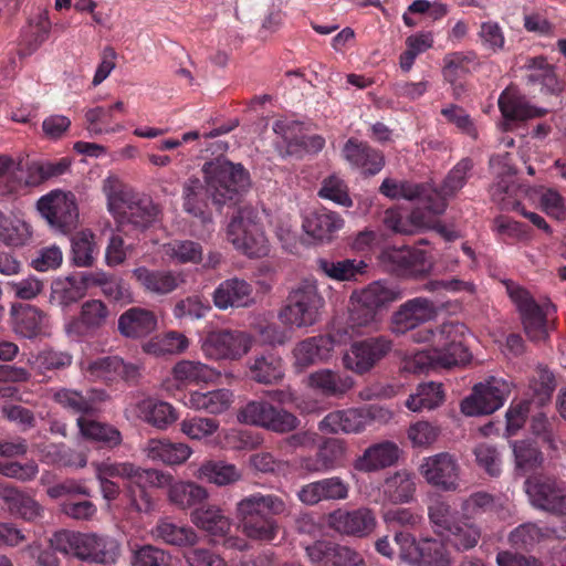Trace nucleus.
Instances as JSON below:
<instances>
[{
	"label": "nucleus",
	"mask_w": 566,
	"mask_h": 566,
	"mask_svg": "<svg viewBox=\"0 0 566 566\" xmlns=\"http://www.w3.org/2000/svg\"><path fill=\"white\" fill-rule=\"evenodd\" d=\"M343 156L353 168L359 169L365 175H376L385 165L381 153L354 138L348 139L344 145Z\"/></svg>",
	"instance_id": "2f4dec72"
},
{
	"label": "nucleus",
	"mask_w": 566,
	"mask_h": 566,
	"mask_svg": "<svg viewBox=\"0 0 566 566\" xmlns=\"http://www.w3.org/2000/svg\"><path fill=\"white\" fill-rule=\"evenodd\" d=\"M169 475V482L163 488L168 486L167 495L171 504L186 510L208 499L209 493L206 488L192 481H174L172 475Z\"/></svg>",
	"instance_id": "37998d69"
},
{
	"label": "nucleus",
	"mask_w": 566,
	"mask_h": 566,
	"mask_svg": "<svg viewBox=\"0 0 566 566\" xmlns=\"http://www.w3.org/2000/svg\"><path fill=\"white\" fill-rule=\"evenodd\" d=\"M73 261L77 266H90L97 254V244L90 230L77 232L72 239Z\"/></svg>",
	"instance_id": "0e129e2a"
},
{
	"label": "nucleus",
	"mask_w": 566,
	"mask_h": 566,
	"mask_svg": "<svg viewBox=\"0 0 566 566\" xmlns=\"http://www.w3.org/2000/svg\"><path fill=\"white\" fill-rule=\"evenodd\" d=\"M227 239L235 250L249 258H262L270 251L269 241L259 224L258 212L242 208L232 217Z\"/></svg>",
	"instance_id": "0eeeda50"
},
{
	"label": "nucleus",
	"mask_w": 566,
	"mask_h": 566,
	"mask_svg": "<svg viewBox=\"0 0 566 566\" xmlns=\"http://www.w3.org/2000/svg\"><path fill=\"white\" fill-rule=\"evenodd\" d=\"M81 370L93 380L113 382L116 380L135 381L140 377V363H126L118 356H105L96 359H82Z\"/></svg>",
	"instance_id": "f3484780"
},
{
	"label": "nucleus",
	"mask_w": 566,
	"mask_h": 566,
	"mask_svg": "<svg viewBox=\"0 0 566 566\" xmlns=\"http://www.w3.org/2000/svg\"><path fill=\"white\" fill-rule=\"evenodd\" d=\"M438 315L436 303L423 296L409 298L401 303L390 315L389 331L401 336L433 321Z\"/></svg>",
	"instance_id": "2eb2a0df"
},
{
	"label": "nucleus",
	"mask_w": 566,
	"mask_h": 566,
	"mask_svg": "<svg viewBox=\"0 0 566 566\" xmlns=\"http://www.w3.org/2000/svg\"><path fill=\"white\" fill-rule=\"evenodd\" d=\"M163 254L172 263H199L202 261V248L199 243L185 240L172 241L163 245Z\"/></svg>",
	"instance_id": "bf43d9fd"
},
{
	"label": "nucleus",
	"mask_w": 566,
	"mask_h": 566,
	"mask_svg": "<svg viewBox=\"0 0 566 566\" xmlns=\"http://www.w3.org/2000/svg\"><path fill=\"white\" fill-rule=\"evenodd\" d=\"M190 520L195 526L212 538L224 537L231 528V520L218 505H202L195 509Z\"/></svg>",
	"instance_id": "e433bc0d"
},
{
	"label": "nucleus",
	"mask_w": 566,
	"mask_h": 566,
	"mask_svg": "<svg viewBox=\"0 0 566 566\" xmlns=\"http://www.w3.org/2000/svg\"><path fill=\"white\" fill-rule=\"evenodd\" d=\"M428 517L434 533L447 535L455 524L454 512L450 503L440 495H436L428 504Z\"/></svg>",
	"instance_id": "4d7b16f0"
},
{
	"label": "nucleus",
	"mask_w": 566,
	"mask_h": 566,
	"mask_svg": "<svg viewBox=\"0 0 566 566\" xmlns=\"http://www.w3.org/2000/svg\"><path fill=\"white\" fill-rule=\"evenodd\" d=\"M378 328L377 312L352 305L348 319L345 325L335 324L333 329H343L346 332V343L353 337L361 335L365 329L376 331Z\"/></svg>",
	"instance_id": "603ef678"
},
{
	"label": "nucleus",
	"mask_w": 566,
	"mask_h": 566,
	"mask_svg": "<svg viewBox=\"0 0 566 566\" xmlns=\"http://www.w3.org/2000/svg\"><path fill=\"white\" fill-rule=\"evenodd\" d=\"M464 336L465 326L453 322L418 329L411 336L412 342L428 344L430 348L405 355L401 360L402 370L420 375L467 364L470 354L463 344Z\"/></svg>",
	"instance_id": "f257e3e1"
},
{
	"label": "nucleus",
	"mask_w": 566,
	"mask_h": 566,
	"mask_svg": "<svg viewBox=\"0 0 566 566\" xmlns=\"http://www.w3.org/2000/svg\"><path fill=\"white\" fill-rule=\"evenodd\" d=\"M419 566H451L452 560L446 546L438 539L422 538V553Z\"/></svg>",
	"instance_id": "774afa93"
},
{
	"label": "nucleus",
	"mask_w": 566,
	"mask_h": 566,
	"mask_svg": "<svg viewBox=\"0 0 566 566\" xmlns=\"http://www.w3.org/2000/svg\"><path fill=\"white\" fill-rule=\"evenodd\" d=\"M349 494V484L339 476H331L303 485L297 492L298 500L306 505L322 501H342Z\"/></svg>",
	"instance_id": "a878e982"
},
{
	"label": "nucleus",
	"mask_w": 566,
	"mask_h": 566,
	"mask_svg": "<svg viewBox=\"0 0 566 566\" xmlns=\"http://www.w3.org/2000/svg\"><path fill=\"white\" fill-rule=\"evenodd\" d=\"M343 226L340 216L326 209L310 212L303 220L304 231L318 241L329 240Z\"/></svg>",
	"instance_id": "ea45409f"
},
{
	"label": "nucleus",
	"mask_w": 566,
	"mask_h": 566,
	"mask_svg": "<svg viewBox=\"0 0 566 566\" xmlns=\"http://www.w3.org/2000/svg\"><path fill=\"white\" fill-rule=\"evenodd\" d=\"M135 408L140 420L158 430H166L179 418L178 411L171 403L153 398L138 401Z\"/></svg>",
	"instance_id": "72a5a7b5"
},
{
	"label": "nucleus",
	"mask_w": 566,
	"mask_h": 566,
	"mask_svg": "<svg viewBox=\"0 0 566 566\" xmlns=\"http://www.w3.org/2000/svg\"><path fill=\"white\" fill-rule=\"evenodd\" d=\"M133 275L146 292L157 295L171 293L182 282L180 275L171 271L149 270L145 266L136 268Z\"/></svg>",
	"instance_id": "a19ab883"
},
{
	"label": "nucleus",
	"mask_w": 566,
	"mask_h": 566,
	"mask_svg": "<svg viewBox=\"0 0 566 566\" xmlns=\"http://www.w3.org/2000/svg\"><path fill=\"white\" fill-rule=\"evenodd\" d=\"M515 467L517 470L527 472L535 470L543 462V455L530 441H513L511 443Z\"/></svg>",
	"instance_id": "338daca9"
},
{
	"label": "nucleus",
	"mask_w": 566,
	"mask_h": 566,
	"mask_svg": "<svg viewBox=\"0 0 566 566\" xmlns=\"http://www.w3.org/2000/svg\"><path fill=\"white\" fill-rule=\"evenodd\" d=\"M41 460L50 464L84 468L87 463L86 455L66 449L64 444H48L39 447Z\"/></svg>",
	"instance_id": "052dcab7"
},
{
	"label": "nucleus",
	"mask_w": 566,
	"mask_h": 566,
	"mask_svg": "<svg viewBox=\"0 0 566 566\" xmlns=\"http://www.w3.org/2000/svg\"><path fill=\"white\" fill-rule=\"evenodd\" d=\"M379 259L388 271L398 274L416 276L429 269L424 252L409 247L386 248Z\"/></svg>",
	"instance_id": "412c9836"
},
{
	"label": "nucleus",
	"mask_w": 566,
	"mask_h": 566,
	"mask_svg": "<svg viewBox=\"0 0 566 566\" xmlns=\"http://www.w3.org/2000/svg\"><path fill=\"white\" fill-rule=\"evenodd\" d=\"M427 189L428 188L422 185L391 178H386L379 187L380 193L387 198L397 200H415L421 198L426 193Z\"/></svg>",
	"instance_id": "69168bd1"
},
{
	"label": "nucleus",
	"mask_w": 566,
	"mask_h": 566,
	"mask_svg": "<svg viewBox=\"0 0 566 566\" xmlns=\"http://www.w3.org/2000/svg\"><path fill=\"white\" fill-rule=\"evenodd\" d=\"M286 512V504L276 495L255 493L243 497L237 504V517L240 525L244 521H253L255 517L266 515H280Z\"/></svg>",
	"instance_id": "cd10ccee"
},
{
	"label": "nucleus",
	"mask_w": 566,
	"mask_h": 566,
	"mask_svg": "<svg viewBox=\"0 0 566 566\" xmlns=\"http://www.w3.org/2000/svg\"><path fill=\"white\" fill-rule=\"evenodd\" d=\"M31 238L30 226L15 216L0 212V241L7 245L21 247Z\"/></svg>",
	"instance_id": "6e6d98bb"
},
{
	"label": "nucleus",
	"mask_w": 566,
	"mask_h": 566,
	"mask_svg": "<svg viewBox=\"0 0 566 566\" xmlns=\"http://www.w3.org/2000/svg\"><path fill=\"white\" fill-rule=\"evenodd\" d=\"M319 269L326 276L336 281H355L365 272L366 263L355 259L340 261L319 260Z\"/></svg>",
	"instance_id": "13d9d810"
},
{
	"label": "nucleus",
	"mask_w": 566,
	"mask_h": 566,
	"mask_svg": "<svg viewBox=\"0 0 566 566\" xmlns=\"http://www.w3.org/2000/svg\"><path fill=\"white\" fill-rule=\"evenodd\" d=\"M366 428L364 407L333 411L319 422V429L329 433H360Z\"/></svg>",
	"instance_id": "f704fd0d"
},
{
	"label": "nucleus",
	"mask_w": 566,
	"mask_h": 566,
	"mask_svg": "<svg viewBox=\"0 0 566 566\" xmlns=\"http://www.w3.org/2000/svg\"><path fill=\"white\" fill-rule=\"evenodd\" d=\"M392 348V342L384 336L354 342L343 354L345 369L357 375L369 373Z\"/></svg>",
	"instance_id": "dca6fc26"
},
{
	"label": "nucleus",
	"mask_w": 566,
	"mask_h": 566,
	"mask_svg": "<svg viewBox=\"0 0 566 566\" xmlns=\"http://www.w3.org/2000/svg\"><path fill=\"white\" fill-rule=\"evenodd\" d=\"M492 172L495 181L492 186V196L495 200L502 201L504 193H513L515 190V174L516 170L511 165L509 154L503 156L492 157L490 160Z\"/></svg>",
	"instance_id": "de8ad7c7"
},
{
	"label": "nucleus",
	"mask_w": 566,
	"mask_h": 566,
	"mask_svg": "<svg viewBox=\"0 0 566 566\" xmlns=\"http://www.w3.org/2000/svg\"><path fill=\"white\" fill-rule=\"evenodd\" d=\"M96 479L103 497L106 501L117 499L120 488L117 483L111 481V478H120L127 481L125 495L130 506L137 512L148 513L154 509L151 496L146 486L161 488L170 480V475L158 469H144L132 462H94Z\"/></svg>",
	"instance_id": "f03ea898"
},
{
	"label": "nucleus",
	"mask_w": 566,
	"mask_h": 566,
	"mask_svg": "<svg viewBox=\"0 0 566 566\" xmlns=\"http://www.w3.org/2000/svg\"><path fill=\"white\" fill-rule=\"evenodd\" d=\"M144 455L151 462L168 467L186 463L193 453L192 448L185 442H172L167 438H151L142 448Z\"/></svg>",
	"instance_id": "b1692460"
},
{
	"label": "nucleus",
	"mask_w": 566,
	"mask_h": 566,
	"mask_svg": "<svg viewBox=\"0 0 566 566\" xmlns=\"http://www.w3.org/2000/svg\"><path fill=\"white\" fill-rule=\"evenodd\" d=\"M444 400V391L442 385L430 381L418 386L416 394L410 395L406 401V407L413 411L420 412L424 409L432 410L442 405Z\"/></svg>",
	"instance_id": "864d4df0"
},
{
	"label": "nucleus",
	"mask_w": 566,
	"mask_h": 566,
	"mask_svg": "<svg viewBox=\"0 0 566 566\" xmlns=\"http://www.w3.org/2000/svg\"><path fill=\"white\" fill-rule=\"evenodd\" d=\"M159 208L150 199L133 192L113 216L122 224L146 228L157 220Z\"/></svg>",
	"instance_id": "c85d7f7f"
},
{
	"label": "nucleus",
	"mask_w": 566,
	"mask_h": 566,
	"mask_svg": "<svg viewBox=\"0 0 566 566\" xmlns=\"http://www.w3.org/2000/svg\"><path fill=\"white\" fill-rule=\"evenodd\" d=\"M212 301L214 306L221 311L249 307L254 303L253 287L245 280L227 279L214 289Z\"/></svg>",
	"instance_id": "393cba45"
},
{
	"label": "nucleus",
	"mask_w": 566,
	"mask_h": 566,
	"mask_svg": "<svg viewBox=\"0 0 566 566\" xmlns=\"http://www.w3.org/2000/svg\"><path fill=\"white\" fill-rule=\"evenodd\" d=\"M190 345L188 337L177 331L159 334L143 344V352L156 357L165 355H180Z\"/></svg>",
	"instance_id": "a18cd8bd"
},
{
	"label": "nucleus",
	"mask_w": 566,
	"mask_h": 566,
	"mask_svg": "<svg viewBox=\"0 0 566 566\" xmlns=\"http://www.w3.org/2000/svg\"><path fill=\"white\" fill-rule=\"evenodd\" d=\"M234 402V394L230 389L219 388L208 391L192 390L186 397L184 405L195 411L209 415H221L228 411Z\"/></svg>",
	"instance_id": "7c9ffc66"
},
{
	"label": "nucleus",
	"mask_w": 566,
	"mask_h": 566,
	"mask_svg": "<svg viewBox=\"0 0 566 566\" xmlns=\"http://www.w3.org/2000/svg\"><path fill=\"white\" fill-rule=\"evenodd\" d=\"M52 399L73 413L84 415L95 409L94 400L91 397H85L80 391L69 388L52 390Z\"/></svg>",
	"instance_id": "e2e57ef3"
},
{
	"label": "nucleus",
	"mask_w": 566,
	"mask_h": 566,
	"mask_svg": "<svg viewBox=\"0 0 566 566\" xmlns=\"http://www.w3.org/2000/svg\"><path fill=\"white\" fill-rule=\"evenodd\" d=\"M179 429L190 440L201 441L218 432L219 422L213 418L193 416L181 420Z\"/></svg>",
	"instance_id": "680f3d73"
},
{
	"label": "nucleus",
	"mask_w": 566,
	"mask_h": 566,
	"mask_svg": "<svg viewBox=\"0 0 566 566\" xmlns=\"http://www.w3.org/2000/svg\"><path fill=\"white\" fill-rule=\"evenodd\" d=\"M36 209L51 229L62 233L71 231L78 221L77 200L72 191L51 190L38 200Z\"/></svg>",
	"instance_id": "9b49d317"
},
{
	"label": "nucleus",
	"mask_w": 566,
	"mask_h": 566,
	"mask_svg": "<svg viewBox=\"0 0 566 566\" xmlns=\"http://www.w3.org/2000/svg\"><path fill=\"white\" fill-rule=\"evenodd\" d=\"M150 535L156 541L178 547L195 546L199 542V535L191 526L175 524L167 517L156 523Z\"/></svg>",
	"instance_id": "58836bf2"
},
{
	"label": "nucleus",
	"mask_w": 566,
	"mask_h": 566,
	"mask_svg": "<svg viewBox=\"0 0 566 566\" xmlns=\"http://www.w3.org/2000/svg\"><path fill=\"white\" fill-rule=\"evenodd\" d=\"M157 328L156 315L146 308L132 307L118 318L119 333L128 338H139L149 335Z\"/></svg>",
	"instance_id": "c9c22d12"
},
{
	"label": "nucleus",
	"mask_w": 566,
	"mask_h": 566,
	"mask_svg": "<svg viewBox=\"0 0 566 566\" xmlns=\"http://www.w3.org/2000/svg\"><path fill=\"white\" fill-rule=\"evenodd\" d=\"M325 300L315 279H305L290 292L280 312L283 324L294 328H308L321 321Z\"/></svg>",
	"instance_id": "39448f33"
},
{
	"label": "nucleus",
	"mask_w": 566,
	"mask_h": 566,
	"mask_svg": "<svg viewBox=\"0 0 566 566\" xmlns=\"http://www.w3.org/2000/svg\"><path fill=\"white\" fill-rule=\"evenodd\" d=\"M328 525L342 534L364 537L374 532L377 521L371 510L360 507L354 511L337 510L331 513Z\"/></svg>",
	"instance_id": "4be33fe9"
},
{
	"label": "nucleus",
	"mask_w": 566,
	"mask_h": 566,
	"mask_svg": "<svg viewBox=\"0 0 566 566\" xmlns=\"http://www.w3.org/2000/svg\"><path fill=\"white\" fill-rule=\"evenodd\" d=\"M249 374L252 380L263 385H273L284 377L282 358L274 353L258 355L248 363Z\"/></svg>",
	"instance_id": "79ce46f5"
},
{
	"label": "nucleus",
	"mask_w": 566,
	"mask_h": 566,
	"mask_svg": "<svg viewBox=\"0 0 566 566\" xmlns=\"http://www.w3.org/2000/svg\"><path fill=\"white\" fill-rule=\"evenodd\" d=\"M51 546L65 555L99 564H113L120 548L116 539L95 533H80L62 530L53 534Z\"/></svg>",
	"instance_id": "7ed1b4c3"
},
{
	"label": "nucleus",
	"mask_w": 566,
	"mask_h": 566,
	"mask_svg": "<svg viewBox=\"0 0 566 566\" xmlns=\"http://www.w3.org/2000/svg\"><path fill=\"white\" fill-rule=\"evenodd\" d=\"M402 298V291L384 281H375L367 286L355 290L350 295V304L370 308L378 313L382 307Z\"/></svg>",
	"instance_id": "bb28decb"
},
{
	"label": "nucleus",
	"mask_w": 566,
	"mask_h": 566,
	"mask_svg": "<svg viewBox=\"0 0 566 566\" xmlns=\"http://www.w3.org/2000/svg\"><path fill=\"white\" fill-rule=\"evenodd\" d=\"M111 316L108 306L101 300H88L81 305L77 317L70 318L64 331L66 336L74 342L85 336L94 335L103 328Z\"/></svg>",
	"instance_id": "6ab92c4d"
},
{
	"label": "nucleus",
	"mask_w": 566,
	"mask_h": 566,
	"mask_svg": "<svg viewBox=\"0 0 566 566\" xmlns=\"http://www.w3.org/2000/svg\"><path fill=\"white\" fill-rule=\"evenodd\" d=\"M505 286L520 313L527 337L533 342L545 340L548 336L547 317L555 312L554 305L549 302L537 304L528 291L513 282H507Z\"/></svg>",
	"instance_id": "6e6552de"
},
{
	"label": "nucleus",
	"mask_w": 566,
	"mask_h": 566,
	"mask_svg": "<svg viewBox=\"0 0 566 566\" xmlns=\"http://www.w3.org/2000/svg\"><path fill=\"white\" fill-rule=\"evenodd\" d=\"M499 107L507 122L526 120L546 114V109L532 106L524 96L512 87L502 92L499 97Z\"/></svg>",
	"instance_id": "4c0bfd02"
},
{
	"label": "nucleus",
	"mask_w": 566,
	"mask_h": 566,
	"mask_svg": "<svg viewBox=\"0 0 566 566\" xmlns=\"http://www.w3.org/2000/svg\"><path fill=\"white\" fill-rule=\"evenodd\" d=\"M14 332L24 337L33 338L43 332L46 323V315L39 308L24 305L19 308L12 307Z\"/></svg>",
	"instance_id": "c03bdc74"
},
{
	"label": "nucleus",
	"mask_w": 566,
	"mask_h": 566,
	"mask_svg": "<svg viewBox=\"0 0 566 566\" xmlns=\"http://www.w3.org/2000/svg\"><path fill=\"white\" fill-rule=\"evenodd\" d=\"M417 491L415 475L405 470L388 474L378 490L376 503L408 504L413 501Z\"/></svg>",
	"instance_id": "5701e85b"
},
{
	"label": "nucleus",
	"mask_w": 566,
	"mask_h": 566,
	"mask_svg": "<svg viewBox=\"0 0 566 566\" xmlns=\"http://www.w3.org/2000/svg\"><path fill=\"white\" fill-rule=\"evenodd\" d=\"M73 357L69 352L45 348L36 354H30L27 364L39 375L60 371L72 365Z\"/></svg>",
	"instance_id": "8fccbe9b"
},
{
	"label": "nucleus",
	"mask_w": 566,
	"mask_h": 566,
	"mask_svg": "<svg viewBox=\"0 0 566 566\" xmlns=\"http://www.w3.org/2000/svg\"><path fill=\"white\" fill-rule=\"evenodd\" d=\"M417 470L432 488L444 492H454L460 488L461 467L458 459L449 452L423 457Z\"/></svg>",
	"instance_id": "4468645a"
},
{
	"label": "nucleus",
	"mask_w": 566,
	"mask_h": 566,
	"mask_svg": "<svg viewBox=\"0 0 566 566\" xmlns=\"http://www.w3.org/2000/svg\"><path fill=\"white\" fill-rule=\"evenodd\" d=\"M254 337L240 329L212 331L201 340L200 348L206 358L238 361L253 347Z\"/></svg>",
	"instance_id": "1a4fd4ad"
},
{
	"label": "nucleus",
	"mask_w": 566,
	"mask_h": 566,
	"mask_svg": "<svg viewBox=\"0 0 566 566\" xmlns=\"http://www.w3.org/2000/svg\"><path fill=\"white\" fill-rule=\"evenodd\" d=\"M432 193L427 189L426 193L419 198L423 202V208L413 209L407 218H403L397 209L386 210L384 223L399 234H415L434 230L447 240L457 238L455 232L447 229L438 219L444 212L447 202L438 197L433 199Z\"/></svg>",
	"instance_id": "20e7f679"
},
{
	"label": "nucleus",
	"mask_w": 566,
	"mask_h": 566,
	"mask_svg": "<svg viewBox=\"0 0 566 566\" xmlns=\"http://www.w3.org/2000/svg\"><path fill=\"white\" fill-rule=\"evenodd\" d=\"M512 389L513 384L511 381L489 377L476 384L471 395L462 400L461 411L469 417L493 413L504 405Z\"/></svg>",
	"instance_id": "f8f14e48"
},
{
	"label": "nucleus",
	"mask_w": 566,
	"mask_h": 566,
	"mask_svg": "<svg viewBox=\"0 0 566 566\" xmlns=\"http://www.w3.org/2000/svg\"><path fill=\"white\" fill-rule=\"evenodd\" d=\"M346 332L343 329H332L327 335H317L307 337L298 342L293 350V367L297 371L328 361L336 346L346 344Z\"/></svg>",
	"instance_id": "ddd939ff"
},
{
	"label": "nucleus",
	"mask_w": 566,
	"mask_h": 566,
	"mask_svg": "<svg viewBox=\"0 0 566 566\" xmlns=\"http://www.w3.org/2000/svg\"><path fill=\"white\" fill-rule=\"evenodd\" d=\"M85 294V282L82 277H57L51 284L50 301L51 303L67 307L84 297Z\"/></svg>",
	"instance_id": "3c124183"
},
{
	"label": "nucleus",
	"mask_w": 566,
	"mask_h": 566,
	"mask_svg": "<svg viewBox=\"0 0 566 566\" xmlns=\"http://www.w3.org/2000/svg\"><path fill=\"white\" fill-rule=\"evenodd\" d=\"M525 492L533 507L554 515H566V490L556 480L530 478L525 481Z\"/></svg>",
	"instance_id": "a211bd4d"
},
{
	"label": "nucleus",
	"mask_w": 566,
	"mask_h": 566,
	"mask_svg": "<svg viewBox=\"0 0 566 566\" xmlns=\"http://www.w3.org/2000/svg\"><path fill=\"white\" fill-rule=\"evenodd\" d=\"M238 421L260 427L276 433H287L300 426V420L292 412L277 408L266 400H251L237 415Z\"/></svg>",
	"instance_id": "9d476101"
},
{
	"label": "nucleus",
	"mask_w": 566,
	"mask_h": 566,
	"mask_svg": "<svg viewBox=\"0 0 566 566\" xmlns=\"http://www.w3.org/2000/svg\"><path fill=\"white\" fill-rule=\"evenodd\" d=\"M400 457L399 447L391 441H382L368 447L354 462L359 472H376L396 464Z\"/></svg>",
	"instance_id": "c756f323"
},
{
	"label": "nucleus",
	"mask_w": 566,
	"mask_h": 566,
	"mask_svg": "<svg viewBox=\"0 0 566 566\" xmlns=\"http://www.w3.org/2000/svg\"><path fill=\"white\" fill-rule=\"evenodd\" d=\"M220 373L199 360L181 359L177 361L170 373V377L164 382L167 390L184 387L209 384L217 380Z\"/></svg>",
	"instance_id": "aec40b11"
},
{
	"label": "nucleus",
	"mask_w": 566,
	"mask_h": 566,
	"mask_svg": "<svg viewBox=\"0 0 566 566\" xmlns=\"http://www.w3.org/2000/svg\"><path fill=\"white\" fill-rule=\"evenodd\" d=\"M0 500H2L10 514L27 522H35L43 517L44 507L32 496L18 489L0 483Z\"/></svg>",
	"instance_id": "473e14b6"
},
{
	"label": "nucleus",
	"mask_w": 566,
	"mask_h": 566,
	"mask_svg": "<svg viewBox=\"0 0 566 566\" xmlns=\"http://www.w3.org/2000/svg\"><path fill=\"white\" fill-rule=\"evenodd\" d=\"M308 385L324 395L339 396L354 387V379L350 376L324 368L308 376Z\"/></svg>",
	"instance_id": "49530a36"
},
{
	"label": "nucleus",
	"mask_w": 566,
	"mask_h": 566,
	"mask_svg": "<svg viewBox=\"0 0 566 566\" xmlns=\"http://www.w3.org/2000/svg\"><path fill=\"white\" fill-rule=\"evenodd\" d=\"M196 476L218 486H226L241 480L242 473L232 463L209 460L200 465Z\"/></svg>",
	"instance_id": "09e8293b"
},
{
	"label": "nucleus",
	"mask_w": 566,
	"mask_h": 566,
	"mask_svg": "<svg viewBox=\"0 0 566 566\" xmlns=\"http://www.w3.org/2000/svg\"><path fill=\"white\" fill-rule=\"evenodd\" d=\"M77 427L81 434L88 440L102 442L109 447L119 446L122 442L120 432L113 426L80 416Z\"/></svg>",
	"instance_id": "5fc2aeb1"
},
{
	"label": "nucleus",
	"mask_w": 566,
	"mask_h": 566,
	"mask_svg": "<svg viewBox=\"0 0 566 566\" xmlns=\"http://www.w3.org/2000/svg\"><path fill=\"white\" fill-rule=\"evenodd\" d=\"M206 190L217 205L233 200L250 187V177L241 164L217 159L203 166Z\"/></svg>",
	"instance_id": "423d86ee"
}]
</instances>
